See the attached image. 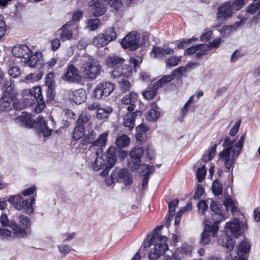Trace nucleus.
Returning a JSON list of instances; mask_svg holds the SVG:
<instances>
[{"mask_svg": "<svg viewBox=\"0 0 260 260\" xmlns=\"http://www.w3.org/2000/svg\"><path fill=\"white\" fill-rule=\"evenodd\" d=\"M210 209L214 212L212 214L213 223L208 219L204 221V229L201 235L200 243L202 246H205L210 242V236L216 237L219 230L218 224L225 219V212L222 208V205L217 201H212L210 205Z\"/></svg>", "mask_w": 260, "mask_h": 260, "instance_id": "obj_1", "label": "nucleus"}, {"mask_svg": "<svg viewBox=\"0 0 260 260\" xmlns=\"http://www.w3.org/2000/svg\"><path fill=\"white\" fill-rule=\"evenodd\" d=\"M117 148L111 146L106 151V154H103V147L98 148L95 151L96 158L92 164L93 170L99 171L103 170L100 175L102 177H106L108 175L110 170L114 166L117 162L116 156Z\"/></svg>", "mask_w": 260, "mask_h": 260, "instance_id": "obj_2", "label": "nucleus"}, {"mask_svg": "<svg viewBox=\"0 0 260 260\" xmlns=\"http://www.w3.org/2000/svg\"><path fill=\"white\" fill-rule=\"evenodd\" d=\"M17 122L21 123V126L28 128H37L38 133H42L44 137H49L51 136L52 129L49 128L47 121L42 116L39 115L36 120L31 118V115L26 112H22L21 115L18 116L15 118Z\"/></svg>", "mask_w": 260, "mask_h": 260, "instance_id": "obj_3", "label": "nucleus"}, {"mask_svg": "<svg viewBox=\"0 0 260 260\" xmlns=\"http://www.w3.org/2000/svg\"><path fill=\"white\" fill-rule=\"evenodd\" d=\"M29 200V202L27 200H24L19 194L3 198V200H0V210H4L7 208L8 201L16 209L19 210H24V212L27 214H31L34 212L32 205L35 203V199L31 197Z\"/></svg>", "mask_w": 260, "mask_h": 260, "instance_id": "obj_4", "label": "nucleus"}, {"mask_svg": "<svg viewBox=\"0 0 260 260\" xmlns=\"http://www.w3.org/2000/svg\"><path fill=\"white\" fill-rule=\"evenodd\" d=\"M16 220L11 219V226L13 230V238L22 239L30 234L31 222L30 219L23 214L17 217Z\"/></svg>", "mask_w": 260, "mask_h": 260, "instance_id": "obj_5", "label": "nucleus"}, {"mask_svg": "<svg viewBox=\"0 0 260 260\" xmlns=\"http://www.w3.org/2000/svg\"><path fill=\"white\" fill-rule=\"evenodd\" d=\"M125 60L122 57L116 54L108 56L106 59V65L109 68H114L112 72L113 77L117 78L121 76L128 77L132 75V70L131 66H124L120 68Z\"/></svg>", "mask_w": 260, "mask_h": 260, "instance_id": "obj_6", "label": "nucleus"}, {"mask_svg": "<svg viewBox=\"0 0 260 260\" xmlns=\"http://www.w3.org/2000/svg\"><path fill=\"white\" fill-rule=\"evenodd\" d=\"M28 93L30 95V98H25L24 100L25 107L31 106L37 102V104L35 108V111L37 113L41 112L45 107V103L41 86H36L30 88L28 90Z\"/></svg>", "mask_w": 260, "mask_h": 260, "instance_id": "obj_7", "label": "nucleus"}, {"mask_svg": "<svg viewBox=\"0 0 260 260\" xmlns=\"http://www.w3.org/2000/svg\"><path fill=\"white\" fill-rule=\"evenodd\" d=\"M144 154L143 147L135 146L129 153V157L127 159V167L129 170L134 172L142 166V157Z\"/></svg>", "mask_w": 260, "mask_h": 260, "instance_id": "obj_8", "label": "nucleus"}, {"mask_svg": "<svg viewBox=\"0 0 260 260\" xmlns=\"http://www.w3.org/2000/svg\"><path fill=\"white\" fill-rule=\"evenodd\" d=\"M245 134L243 135L240 138V141L235 145L238 149H234L232 151H230L229 148L223 149L219 153V158L221 160H226L228 159L229 162L234 165L236 159L239 156L242 152L244 146Z\"/></svg>", "mask_w": 260, "mask_h": 260, "instance_id": "obj_9", "label": "nucleus"}, {"mask_svg": "<svg viewBox=\"0 0 260 260\" xmlns=\"http://www.w3.org/2000/svg\"><path fill=\"white\" fill-rule=\"evenodd\" d=\"M140 35L136 32H131L128 34L120 42L122 48L133 51L142 46L140 42Z\"/></svg>", "mask_w": 260, "mask_h": 260, "instance_id": "obj_10", "label": "nucleus"}, {"mask_svg": "<svg viewBox=\"0 0 260 260\" xmlns=\"http://www.w3.org/2000/svg\"><path fill=\"white\" fill-rule=\"evenodd\" d=\"M90 116H88L85 112L82 113L79 115L76 121L75 127L72 133V138L74 140H79L84 136L85 131L84 124L90 120Z\"/></svg>", "mask_w": 260, "mask_h": 260, "instance_id": "obj_11", "label": "nucleus"}, {"mask_svg": "<svg viewBox=\"0 0 260 260\" xmlns=\"http://www.w3.org/2000/svg\"><path fill=\"white\" fill-rule=\"evenodd\" d=\"M101 66L98 61L94 60H87L81 67V72L86 78L91 80L94 79L100 74Z\"/></svg>", "mask_w": 260, "mask_h": 260, "instance_id": "obj_12", "label": "nucleus"}, {"mask_svg": "<svg viewBox=\"0 0 260 260\" xmlns=\"http://www.w3.org/2000/svg\"><path fill=\"white\" fill-rule=\"evenodd\" d=\"M104 0H91L88 3L90 13L94 17L104 15L107 11V3Z\"/></svg>", "mask_w": 260, "mask_h": 260, "instance_id": "obj_13", "label": "nucleus"}, {"mask_svg": "<svg viewBox=\"0 0 260 260\" xmlns=\"http://www.w3.org/2000/svg\"><path fill=\"white\" fill-rule=\"evenodd\" d=\"M110 177L117 180L123 179V183L126 186H130L133 183V175L129 172L127 168H116L112 171Z\"/></svg>", "mask_w": 260, "mask_h": 260, "instance_id": "obj_14", "label": "nucleus"}, {"mask_svg": "<svg viewBox=\"0 0 260 260\" xmlns=\"http://www.w3.org/2000/svg\"><path fill=\"white\" fill-rule=\"evenodd\" d=\"M225 228L230 231L232 236L238 238L244 233V227L242 222L238 218L226 223Z\"/></svg>", "mask_w": 260, "mask_h": 260, "instance_id": "obj_15", "label": "nucleus"}, {"mask_svg": "<svg viewBox=\"0 0 260 260\" xmlns=\"http://www.w3.org/2000/svg\"><path fill=\"white\" fill-rule=\"evenodd\" d=\"M233 14L231 2L227 1L218 6L216 12V19L227 21Z\"/></svg>", "mask_w": 260, "mask_h": 260, "instance_id": "obj_16", "label": "nucleus"}, {"mask_svg": "<svg viewBox=\"0 0 260 260\" xmlns=\"http://www.w3.org/2000/svg\"><path fill=\"white\" fill-rule=\"evenodd\" d=\"M153 250L151 249L148 253L150 260H157L164 253L169 249V246L166 242L155 244Z\"/></svg>", "mask_w": 260, "mask_h": 260, "instance_id": "obj_17", "label": "nucleus"}, {"mask_svg": "<svg viewBox=\"0 0 260 260\" xmlns=\"http://www.w3.org/2000/svg\"><path fill=\"white\" fill-rule=\"evenodd\" d=\"M191 251V247L187 245H183L181 248H177L173 253L172 255L169 256L167 255H166L165 257L172 260H181L185 255L190 253Z\"/></svg>", "mask_w": 260, "mask_h": 260, "instance_id": "obj_18", "label": "nucleus"}, {"mask_svg": "<svg viewBox=\"0 0 260 260\" xmlns=\"http://www.w3.org/2000/svg\"><path fill=\"white\" fill-rule=\"evenodd\" d=\"M138 94L134 91L131 92L129 94L125 95L121 100V103L124 105H129L127 110L130 113L134 110L135 107V103L137 101Z\"/></svg>", "mask_w": 260, "mask_h": 260, "instance_id": "obj_19", "label": "nucleus"}, {"mask_svg": "<svg viewBox=\"0 0 260 260\" xmlns=\"http://www.w3.org/2000/svg\"><path fill=\"white\" fill-rule=\"evenodd\" d=\"M12 53L15 57L25 58V55L29 56V54H32L33 52L27 46L20 45L18 46H14L12 49Z\"/></svg>", "mask_w": 260, "mask_h": 260, "instance_id": "obj_20", "label": "nucleus"}, {"mask_svg": "<svg viewBox=\"0 0 260 260\" xmlns=\"http://www.w3.org/2000/svg\"><path fill=\"white\" fill-rule=\"evenodd\" d=\"M149 127L143 123L139 125L136 128L135 134L137 141L141 143H145L147 141L146 132L149 131Z\"/></svg>", "mask_w": 260, "mask_h": 260, "instance_id": "obj_21", "label": "nucleus"}, {"mask_svg": "<svg viewBox=\"0 0 260 260\" xmlns=\"http://www.w3.org/2000/svg\"><path fill=\"white\" fill-rule=\"evenodd\" d=\"M86 99V92L82 88L73 91L72 95L70 96V101H73L77 105H80L84 103Z\"/></svg>", "mask_w": 260, "mask_h": 260, "instance_id": "obj_22", "label": "nucleus"}, {"mask_svg": "<svg viewBox=\"0 0 260 260\" xmlns=\"http://www.w3.org/2000/svg\"><path fill=\"white\" fill-rule=\"evenodd\" d=\"M168 240V238L166 236H162L160 234L155 235L154 239H153V235H151L150 238V235H148L147 239L143 242V246L144 248H148L153 244H158L157 242L160 243L166 242Z\"/></svg>", "mask_w": 260, "mask_h": 260, "instance_id": "obj_23", "label": "nucleus"}, {"mask_svg": "<svg viewBox=\"0 0 260 260\" xmlns=\"http://www.w3.org/2000/svg\"><path fill=\"white\" fill-rule=\"evenodd\" d=\"M251 244L248 239L244 238L237 246V254L239 257H245L244 255L248 254L251 249Z\"/></svg>", "mask_w": 260, "mask_h": 260, "instance_id": "obj_24", "label": "nucleus"}, {"mask_svg": "<svg viewBox=\"0 0 260 260\" xmlns=\"http://www.w3.org/2000/svg\"><path fill=\"white\" fill-rule=\"evenodd\" d=\"M78 70L73 64H70L64 75V79L70 82H77L79 80Z\"/></svg>", "mask_w": 260, "mask_h": 260, "instance_id": "obj_25", "label": "nucleus"}, {"mask_svg": "<svg viewBox=\"0 0 260 260\" xmlns=\"http://www.w3.org/2000/svg\"><path fill=\"white\" fill-rule=\"evenodd\" d=\"M218 243L219 245L225 247L228 252H229L233 250L235 241L230 235L226 234L223 239H219L218 240Z\"/></svg>", "mask_w": 260, "mask_h": 260, "instance_id": "obj_26", "label": "nucleus"}, {"mask_svg": "<svg viewBox=\"0 0 260 260\" xmlns=\"http://www.w3.org/2000/svg\"><path fill=\"white\" fill-rule=\"evenodd\" d=\"M15 84L10 81V83L4 91L3 97H7L11 100L16 99L17 93L14 88Z\"/></svg>", "mask_w": 260, "mask_h": 260, "instance_id": "obj_27", "label": "nucleus"}, {"mask_svg": "<svg viewBox=\"0 0 260 260\" xmlns=\"http://www.w3.org/2000/svg\"><path fill=\"white\" fill-rule=\"evenodd\" d=\"M130 141V138L126 135L123 134L117 138L115 144L119 149L125 148L129 144Z\"/></svg>", "mask_w": 260, "mask_h": 260, "instance_id": "obj_28", "label": "nucleus"}, {"mask_svg": "<svg viewBox=\"0 0 260 260\" xmlns=\"http://www.w3.org/2000/svg\"><path fill=\"white\" fill-rule=\"evenodd\" d=\"M197 64V62H188L185 67L184 66H180L178 68L175 69L172 73L171 75L173 77V79L176 76L180 75L181 76L183 74V72H186L187 71V68H190L193 66H195Z\"/></svg>", "mask_w": 260, "mask_h": 260, "instance_id": "obj_29", "label": "nucleus"}, {"mask_svg": "<svg viewBox=\"0 0 260 260\" xmlns=\"http://www.w3.org/2000/svg\"><path fill=\"white\" fill-rule=\"evenodd\" d=\"M109 40L104 34H100L99 36L94 38L93 43L94 45L100 48L107 45L109 43Z\"/></svg>", "mask_w": 260, "mask_h": 260, "instance_id": "obj_30", "label": "nucleus"}, {"mask_svg": "<svg viewBox=\"0 0 260 260\" xmlns=\"http://www.w3.org/2000/svg\"><path fill=\"white\" fill-rule=\"evenodd\" d=\"M96 134L92 129L88 131V133L87 135H84V138L81 140L80 143L82 145H86L88 144L93 143L95 138Z\"/></svg>", "mask_w": 260, "mask_h": 260, "instance_id": "obj_31", "label": "nucleus"}, {"mask_svg": "<svg viewBox=\"0 0 260 260\" xmlns=\"http://www.w3.org/2000/svg\"><path fill=\"white\" fill-rule=\"evenodd\" d=\"M108 134L104 133L99 135L98 138L93 142L92 146H100L105 147L107 144Z\"/></svg>", "mask_w": 260, "mask_h": 260, "instance_id": "obj_32", "label": "nucleus"}, {"mask_svg": "<svg viewBox=\"0 0 260 260\" xmlns=\"http://www.w3.org/2000/svg\"><path fill=\"white\" fill-rule=\"evenodd\" d=\"M236 140V139L231 140L229 136H226L223 140L222 146L224 149L229 148L230 151H232L234 149H238V148H236L235 145L240 141V139L237 142H235Z\"/></svg>", "mask_w": 260, "mask_h": 260, "instance_id": "obj_33", "label": "nucleus"}, {"mask_svg": "<svg viewBox=\"0 0 260 260\" xmlns=\"http://www.w3.org/2000/svg\"><path fill=\"white\" fill-rule=\"evenodd\" d=\"M212 191L215 196H219L222 194V186L217 179H215L213 182Z\"/></svg>", "mask_w": 260, "mask_h": 260, "instance_id": "obj_34", "label": "nucleus"}, {"mask_svg": "<svg viewBox=\"0 0 260 260\" xmlns=\"http://www.w3.org/2000/svg\"><path fill=\"white\" fill-rule=\"evenodd\" d=\"M101 87L103 89L105 97L108 96L114 90L115 85L110 82H104L101 83Z\"/></svg>", "mask_w": 260, "mask_h": 260, "instance_id": "obj_35", "label": "nucleus"}, {"mask_svg": "<svg viewBox=\"0 0 260 260\" xmlns=\"http://www.w3.org/2000/svg\"><path fill=\"white\" fill-rule=\"evenodd\" d=\"M173 79V77L171 75H167L163 76L160 79H159L157 82H155L153 84L158 88L161 87L163 85H166L167 84L171 82Z\"/></svg>", "mask_w": 260, "mask_h": 260, "instance_id": "obj_36", "label": "nucleus"}, {"mask_svg": "<svg viewBox=\"0 0 260 260\" xmlns=\"http://www.w3.org/2000/svg\"><path fill=\"white\" fill-rule=\"evenodd\" d=\"M13 100H10L7 97H2L0 99V111H9L11 110V103Z\"/></svg>", "mask_w": 260, "mask_h": 260, "instance_id": "obj_37", "label": "nucleus"}, {"mask_svg": "<svg viewBox=\"0 0 260 260\" xmlns=\"http://www.w3.org/2000/svg\"><path fill=\"white\" fill-rule=\"evenodd\" d=\"M112 112V109L111 108H99L97 110L96 117L99 119H104L108 118L109 114Z\"/></svg>", "mask_w": 260, "mask_h": 260, "instance_id": "obj_38", "label": "nucleus"}, {"mask_svg": "<svg viewBox=\"0 0 260 260\" xmlns=\"http://www.w3.org/2000/svg\"><path fill=\"white\" fill-rule=\"evenodd\" d=\"M158 89L154 84L149 90L143 92V95L144 99L147 100H150L156 95Z\"/></svg>", "mask_w": 260, "mask_h": 260, "instance_id": "obj_39", "label": "nucleus"}, {"mask_svg": "<svg viewBox=\"0 0 260 260\" xmlns=\"http://www.w3.org/2000/svg\"><path fill=\"white\" fill-rule=\"evenodd\" d=\"M61 32L60 37L62 41L70 40L73 37V33L71 30L67 27V26L63 25L61 27Z\"/></svg>", "mask_w": 260, "mask_h": 260, "instance_id": "obj_40", "label": "nucleus"}, {"mask_svg": "<svg viewBox=\"0 0 260 260\" xmlns=\"http://www.w3.org/2000/svg\"><path fill=\"white\" fill-rule=\"evenodd\" d=\"M159 111L151 109L147 113V118L150 122H155L159 118Z\"/></svg>", "mask_w": 260, "mask_h": 260, "instance_id": "obj_41", "label": "nucleus"}, {"mask_svg": "<svg viewBox=\"0 0 260 260\" xmlns=\"http://www.w3.org/2000/svg\"><path fill=\"white\" fill-rule=\"evenodd\" d=\"M135 120L133 118V115H130L127 114L124 118L123 124L125 127H128V129L131 131L135 126Z\"/></svg>", "mask_w": 260, "mask_h": 260, "instance_id": "obj_42", "label": "nucleus"}, {"mask_svg": "<svg viewBox=\"0 0 260 260\" xmlns=\"http://www.w3.org/2000/svg\"><path fill=\"white\" fill-rule=\"evenodd\" d=\"M260 9V1L257 2H253L249 4L246 8V12L247 13L254 14Z\"/></svg>", "mask_w": 260, "mask_h": 260, "instance_id": "obj_43", "label": "nucleus"}, {"mask_svg": "<svg viewBox=\"0 0 260 260\" xmlns=\"http://www.w3.org/2000/svg\"><path fill=\"white\" fill-rule=\"evenodd\" d=\"M206 173L207 171L205 165H203L201 167L197 169L196 176L199 182L201 183L205 179Z\"/></svg>", "mask_w": 260, "mask_h": 260, "instance_id": "obj_44", "label": "nucleus"}, {"mask_svg": "<svg viewBox=\"0 0 260 260\" xmlns=\"http://www.w3.org/2000/svg\"><path fill=\"white\" fill-rule=\"evenodd\" d=\"M101 23L100 19L96 17L94 19L88 20L87 26L90 30L94 31L99 27Z\"/></svg>", "mask_w": 260, "mask_h": 260, "instance_id": "obj_45", "label": "nucleus"}, {"mask_svg": "<svg viewBox=\"0 0 260 260\" xmlns=\"http://www.w3.org/2000/svg\"><path fill=\"white\" fill-rule=\"evenodd\" d=\"M199 213L202 215L205 214V211L208 209V205L206 200H201L197 204Z\"/></svg>", "mask_w": 260, "mask_h": 260, "instance_id": "obj_46", "label": "nucleus"}, {"mask_svg": "<svg viewBox=\"0 0 260 260\" xmlns=\"http://www.w3.org/2000/svg\"><path fill=\"white\" fill-rule=\"evenodd\" d=\"M55 86L48 87L46 91V102L47 103L51 102L55 99Z\"/></svg>", "mask_w": 260, "mask_h": 260, "instance_id": "obj_47", "label": "nucleus"}, {"mask_svg": "<svg viewBox=\"0 0 260 260\" xmlns=\"http://www.w3.org/2000/svg\"><path fill=\"white\" fill-rule=\"evenodd\" d=\"M142 62V59L140 58L139 60L138 59H136L133 57H131L129 58V62L130 64L129 66H131V69L132 70V72L134 71L135 72H137V69L140 67V64ZM125 66H127L125 64Z\"/></svg>", "mask_w": 260, "mask_h": 260, "instance_id": "obj_48", "label": "nucleus"}, {"mask_svg": "<svg viewBox=\"0 0 260 260\" xmlns=\"http://www.w3.org/2000/svg\"><path fill=\"white\" fill-rule=\"evenodd\" d=\"M235 204V202L231 198L230 196L228 194V198H225L222 205V208L224 209L225 213L228 212L229 209L231 208Z\"/></svg>", "mask_w": 260, "mask_h": 260, "instance_id": "obj_49", "label": "nucleus"}, {"mask_svg": "<svg viewBox=\"0 0 260 260\" xmlns=\"http://www.w3.org/2000/svg\"><path fill=\"white\" fill-rule=\"evenodd\" d=\"M108 40H109V42L114 40L116 38V32L113 27H110L107 28L104 34Z\"/></svg>", "mask_w": 260, "mask_h": 260, "instance_id": "obj_50", "label": "nucleus"}, {"mask_svg": "<svg viewBox=\"0 0 260 260\" xmlns=\"http://www.w3.org/2000/svg\"><path fill=\"white\" fill-rule=\"evenodd\" d=\"M29 58L25 61L28 66L31 68L35 67L36 65L41 64V60L40 59H36V57H34V55L32 54H30V55L28 56Z\"/></svg>", "mask_w": 260, "mask_h": 260, "instance_id": "obj_51", "label": "nucleus"}, {"mask_svg": "<svg viewBox=\"0 0 260 260\" xmlns=\"http://www.w3.org/2000/svg\"><path fill=\"white\" fill-rule=\"evenodd\" d=\"M54 76L55 74L53 72H50L47 75L45 84L48 87L55 86V81L54 80Z\"/></svg>", "mask_w": 260, "mask_h": 260, "instance_id": "obj_52", "label": "nucleus"}, {"mask_svg": "<svg viewBox=\"0 0 260 260\" xmlns=\"http://www.w3.org/2000/svg\"><path fill=\"white\" fill-rule=\"evenodd\" d=\"M179 201L178 199H175L168 203L169 211L168 214H173V215H174L175 212V208L178 206Z\"/></svg>", "mask_w": 260, "mask_h": 260, "instance_id": "obj_53", "label": "nucleus"}, {"mask_svg": "<svg viewBox=\"0 0 260 260\" xmlns=\"http://www.w3.org/2000/svg\"><path fill=\"white\" fill-rule=\"evenodd\" d=\"M0 222L3 227H10L12 229L11 226V220L10 221L6 213H3L0 216Z\"/></svg>", "mask_w": 260, "mask_h": 260, "instance_id": "obj_54", "label": "nucleus"}, {"mask_svg": "<svg viewBox=\"0 0 260 260\" xmlns=\"http://www.w3.org/2000/svg\"><path fill=\"white\" fill-rule=\"evenodd\" d=\"M7 30V25L6 21L4 20V16L0 14V39L5 35Z\"/></svg>", "mask_w": 260, "mask_h": 260, "instance_id": "obj_55", "label": "nucleus"}, {"mask_svg": "<svg viewBox=\"0 0 260 260\" xmlns=\"http://www.w3.org/2000/svg\"><path fill=\"white\" fill-rule=\"evenodd\" d=\"M163 51H164V48L159 46H154L151 53L154 55L155 58L158 57L159 56L163 57Z\"/></svg>", "mask_w": 260, "mask_h": 260, "instance_id": "obj_56", "label": "nucleus"}, {"mask_svg": "<svg viewBox=\"0 0 260 260\" xmlns=\"http://www.w3.org/2000/svg\"><path fill=\"white\" fill-rule=\"evenodd\" d=\"M93 96L97 99H101L104 96L103 89L101 87V84H98L94 89Z\"/></svg>", "mask_w": 260, "mask_h": 260, "instance_id": "obj_57", "label": "nucleus"}, {"mask_svg": "<svg viewBox=\"0 0 260 260\" xmlns=\"http://www.w3.org/2000/svg\"><path fill=\"white\" fill-rule=\"evenodd\" d=\"M244 5V0H235L233 2H231V8L233 10H239Z\"/></svg>", "mask_w": 260, "mask_h": 260, "instance_id": "obj_58", "label": "nucleus"}, {"mask_svg": "<svg viewBox=\"0 0 260 260\" xmlns=\"http://www.w3.org/2000/svg\"><path fill=\"white\" fill-rule=\"evenodd\" d=\"M20 74V70L17 67H11L9 70V75L14 78L18 77Z\"/></svg>", "mask_w": 260, "mask_h": 260, "instance_id": "obj_59", "label": "nucleus"}, {"mask_svg": "<svg viewBox=\"0 0 260 260\" xmlns=\"http://www.w3.org/2000/svg\"><path fill=\"white\" fill-rule=\"evenodd\" d=\"M205 190L204 187L201 184H198L197 190L195 192V193L193 197V199L198 200L199 199L204 193Z\"/></svg>", "mask_w": 260, "mask_h": 260, "instance_id": "obj_60", "label": "nucleus"}, {"mask_svg": "<svg viewBox=\"0 0 260 260\" xmlns=\"http://www.w3.org/2000/svg\"><path fill=\"white\" fill-rule=\"evenodd\" d=\"M119 84L121 85L122 92H125L130 89L131 84L128 80L122 79L121 81L119 82Z\"/></svg>", "mask_w": 260, "mask_h": 260, "instance_id": "obj_61", "label": "nucleus"}, {"mask_svg": "<svg viewBox=\"0 0 260 260\" xmlns=\"http://www.w3.org/2000/svg\"><path fill=\"white\" fill-rule=\"evenodd\" d=\"M13 107L14 109L20 111L25 108L24 103H21L18 101L17 99L16 98L15 100L13 101Z\"/></svg>", "mask_w": 260, "mask_h": 260, "instance_id": "obj_62", "label": "nucleus"}, {"mask_svg": "<svg viewBox=\"0 0 260 260\" xmlns=\"http://www.w3.org/2000/svg\"><path fill=\"white\" fill-rule=\"evenodd\" d=\"M58 248L60 253L65 255L67 254L71 251L74 250V249L72 248L71 246L69 245L62 244L61 245H58Z\"/></svg>", "mask_w": 260, "mask_h": 260, "instance_id": "obj_63", "label": "nucleus"}, {"mask_svg": "<svg viewBox=\"0 0 260 260\" xmlns=\"http://www.w3.org/2000/svg\"><path fill=\"white\" fill-rule=\"evenodd\" d=\"M222 41V40L221 38H217L213 40L212 41L209 42L208 44L209 46V49L212 50L213 48H217L219 47Z\"/></svg>", "mask_w": 260, "mask_h": 260, "instance_id": "obj_64", "label": "nucleus"}]
</instances>
